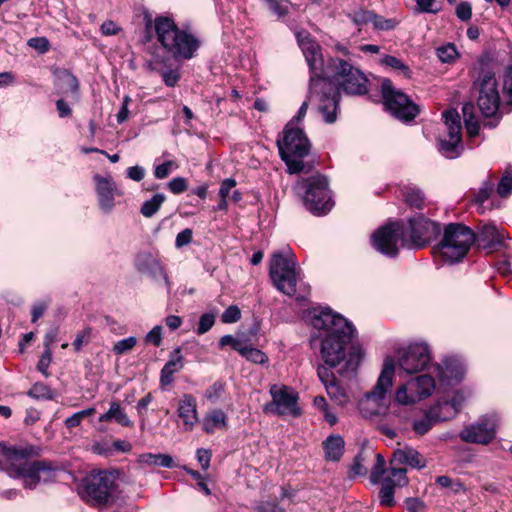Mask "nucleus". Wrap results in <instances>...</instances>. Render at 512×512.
Segmentation results:
<instances>
[{"label":"nucleus","instance_id":"nucleus-1","mask_svg":"<svg viewBox=\"0 0 512 512\" xmlns=\"http://www.w3.org/2000/svg\"><path fill=\"white\" fill-rule=\"evenodd\" d=\"M311 325L318 331L312 337L311 345H320V354L330 368L346 361V370L355 371L362 356L361 347L354 343L355 330L340 314L330 308H314L308 314Z\"/></svg>","mask_w":512,"mask_h":512},{"label":"nucleus","instance_id":"nucleus-2","mask_svg":"<svg viewBox=\"0 0 512 512\" xmlns=\"http://www.w3.org/2000/svg\"><path fill=\"white\" fill-rule=\"evenodd\" d=\"M154 28L158 42L174 58L191 59L201 45L197 35L189 29L179 28L171 17H156Z\"/></svg>","mask_w":512,"mask_h":512},{"label":"nucleus","instance_id":"nucleus-3","mask_svg":"<svg viewBox=\"0 0 512 512\" xmlns=\"http://www.w3.org/2000/svg\"><path fill=\"white\" fill-rule=\"evenodd\" d=\"M4 458L8 475L21 478L27 489H34L41 480L46 482L53 476L51 465L46 461H30V452L26 448H7Z\"/></svg>","mask_w":512,"mask_h":512},{"label":"nucleus","instance_id":"nucleus-4","mask_svg":"<svg viewBox=\"0 0 512 512\" xmlns=\"http://www.w3.org/2000/svg\"><path fill=\"white\" fill-rule=\"evenodd\" d=\"M474 241L475 233L469 227L461 223H450L445 226L443 238L434 251L444 261L453 264L463 260Z\"/></svg>","mask_w":512,"mask_h":512},{"label":"nucleus","instance_id":"nucleus-5","mask_svg":"<svg viewBox=\"0 0 512 512\" xmlns=\"http://www.w3.org/2000/svg\"><path fill=\"white\" fill-rule=\"evenodd\" d=\"M318 102V110L323 115L326 123H334L337 119L338 98L335 89L326 78H316V75L310 76V87L307 99L299 108L295 117L297 121L302 120L308 108V104Z\"/></svg>","mask_w":512,"mask_h":512},{"label":"nucleus","instance_id":"nucleus-6","mask_svg":"<svg viewBox=\"0 0 512 512\" xmlns=\"http://www.w3.org/2000/svg\"><path fill=\"white\" fill-rule=\"evenodd\" d=\"M394 372V359L386 357L374 389L366 393L359 402V410L364 418L374 419L386 412L385 396L392 387Z\"/></svg>","mask_w":512,"mask_h":512},{"label":"nucleus","instance_id":"nucleus-7","mask_svg":"<svg viewBox=\"0 0 512 512\" xmlns=\"http://www.w3.org/2000/svg\"><path fill=\"white\" fill-rule=\"evenodd\" d=\"M291 125L292 122L286 126L283 138L277 140V146L289 173H299L304 169L303 158L309 153L310 143L302 129L292 128Z\"/></svg>","mask_w":512,"mask_h":512},{"label":"nucleus","instance_id":"nucleus-8","mask_svg":"<svg viewBox=\"0 0 512 512\" xmlns=\"http://www.w3.org/2000/svg\"><path fill=\"white\" fill-rule=\"evenodd\" d=\"M297 189L303 195L305 207L314 214H323L333 206L328 179L321 174L302 178Z\"/></svg>","mask_w":512,"mask_h":512},{"label":"nucleus","instance_id":"nucleus-9","mask_svg":"<svg viewBox=\"0 0 512 512\" xmlns=\"http://www.w3.org/2000/svg\"><path fill=\"white\" fill-rule=\"evenodd\" d=\"M330 66L333 69L332 81H330L336 89H341L348 95H363L368 91V79L366 75L358 68L352 66L346 60L340 58H333L330 62ZM337 98L339 99V93Z\"/></svg>","mask_w":512,"mask_h":512},{"label":"nucleus","instance_id":"nucleus-10","mask_svg":"<svg viewBox=\"0 0 512 512\" xmlns=\"http://www.w3.org/2000/svg\"><path fill=\"white\" fill-rule=\"evenodd\" d=\"M269 275L277 290L288 296L296 293L300 269L296 267L293 254L274 253L270 262Z\"/></svg>","mask_w":512,"mask_h":512},{"label":"nucleus","instance_id":"nucleus-11","mask_svg":"<svg viewBox=\"0 0 512 512\" xmlns=\"http://www.w3.org/2000/svg\"><path fill=\"white\" fill-rule=\"evenodd\" d=\"M406 236L407 229L405 225L398 222L389 223L379 228L372 235V245L380 253L395 257L400 247L410 246Z\"/></svg>","mask_w":512,"mask_h":512},{"label":"nucleus","instance_id":"nucleus-12","mask_svg":"<svg viewBox=\"0 0 512 512\" xmlns=\"http://www.w3.org/2000/svg\"><path fill=\"white\" fill-rule=\"evenodd\" d=\"M383 104L396 118L402 121H411L419 110L409 97L401 90L396 89L389 79H384L381 84Z\"/></svg>","mask_w":512,"mask_h":512},{"label":"nucleus","instance_id":"nucleus-13","mask_svg":"<svg viewBox=\"0 0 512 512\" xmlns=\"http://www.w3.org/2000/svg\"><path fill=\"white\" fill-rule=\"evenodd\" d=\"M114 480V476L106 471L90 474L83 481L81 495L93 505H105L111 497Z\"/></svg>","mask_w":512,"mask_h":512},{"label":"nucleus","instance_id":"nucleus-14","mask_svg":"<svg viewBox=\"0 0 512 512\" xmlns=\"http://www.w3.org/2000/svg\"><path fill=\"white\" fill-rule=\"evenodd\" d=\"M271 402L264 406V412L277 416L298 417L301 409L298 406V394L290 387L274 384L270 387Z\"/></svg>","mask_w":512,"mask_h":512},{"label":"nucleus","instance_id":"nucleus-15","mask_svg":"<svg viewBox=\"0 0 512 512\" xmlns=\"http://www.w3.org/2000/svg\"><path fill=\"white\" fill-rule=\"evenodd\" d=\"M475 84L479 90L477 105L482 115L487 118L497 116L500 106V95L494 73L482 71Z\"/></svg>","mask_w":512,"mask_h":512},{"label":"nucleus","instance_id":"nucleus-16","mask_svg":"<svg viewBox=\"0 0 512 512\" xmlns=\"http://www.w3.org/2000/svg\"><path fill=\"white\" fill-rule=\"evenodd\" d=\"M430 361V350L425 343H411L398 351L399 368L407 374L421 372Z\"/></svg>","mask_w":512,"mask_h":512},{"label":"nucleus","instance_id":"nucleus-17","mask_svg":"<svg viewBox=\"0 0 512 512\" xmlns=\"http://www.w3.org/2000/svg\"><path fill=\"white\" fill-rule=\"evenodd\" d=\"M435 389L436 383L431 376L420 375L397 389L396 400L400 404H413L430 396Z\"/></svg>","mask_w":512,"mask_h":512},{"label":"nucleus","instance_id":"nucleus-18","mask_svg":"<svg viewBox=\"0 0 512 512\" xmlns=\"http://www.w3.org/2000/svg\"><path fill=\"white\" fill-rule=\"evenodd\" d=\"M443 118L448 130V138L440 140V151L446 158L453 159L458 157L462 150L461 119L455 109L445 111Z\"/></svg>","mask_w":512,"mask_h":512},{"label":"nucleus","instance_id":"nucleus-19","mask_svg":"<svg viewBox=\"0 0 512 512\" xmlns=\"http://www.w3.org/2000/svg\"><path fill=\"white\" fill-rule=\"evenodd\" d=\"M497 417L486 415L466 426L459 434L462 441L487 445L496 437Z\"/></svg>","mask_w":512,"mask_h":512},{"label":"nucleus","instance_id":"nucleus-20","mask_svg":"<svg viewBox=\"0 0 512 512\" xmlns=\"http://www.w3.org/2000/svg\"><path fill=\"white\" fill-rule=\"evenodd\" d=\"M407 234H409L410 246L420 248L425 246L428 242L436 239L440 233V225L434 221L425 218L423 215H419L415 218L409 219Z\"/></svg>","mask_w":512,"mask_h":512},{"label":"nucleus","instance_id":"nucleus-21","mask_svg":"<svg viewBox=\"0 0 512 512\" xmlns=\"http://www.w3.org/2000/svg\"><path fill=\"white\" fill-rule=\"evenodd\" d=\"M438 389L447 391L459 384L465 375L463 363L455 357L447 358L437 365Z\"/></svg>","mask_w":512,"mask_h":512},{"label":"nucleus","instance_id":"nucleus-22","mask_svg":"<svg viewBox=\"0 0 512 512\" xmlns=\"http://www.w3.org/2000/svg\"><path fill=\"white\" fill-rule=\"evenodd\" d=\"M296 38L305 55L307 64L310 67L311 75H316V78H322L319 74V72L322 71L323 66L320 46L307 31H298L296 33Z\"/></svg>","mask_w":512,"mask_h":512},{"label":"nucleus","instance_id":"nucleus-23","mask_svg":"<svg viewBox=\"0 0 512 512\" xmlns=\"http://www.w3.org/2000/svg\"><path fill=\"white\" fill-rule=\"evenodd\" d=\"M407 470L403 467H390V473L382 479L379 491L380 504L391 507L394 505V488L402 487L408 483Z\"/></svg>","mask_w":512,"mask_h":512},{"label":"nucleus","instance_id":"nucleus-24","mask_svg":"<svg viewBox=\"0 0 512 512\" xmlns=\"http://www.w3.org/2000/svg\"><path fill=\"white\" fill-rule=\"evenodd\" d=\"M93 179L96 184L99 207L103 212L110 213L115 206V196H121L122 193L118 190L115 181L110 175L104 177L96 174Z\"/></svg>","mask_w":512,"mask_h":512},{"label":"nucleus","instance_id":"nucleus-25","mask_svg":"<svg viewBox=\"0 0 512 512\" xmlns=\"http://www.w3.org/2000/svg\"><path fill=\"white\" fill-rule=\"evenodd\" d=\"M317 375L324 385L329 398L339 406L346 405L350 398L345 389L339 384L334 373L324 365H318Z\"/></svg>","mask_w":512,"mask_h":512},{"label":"nucleus","instance_id":"nucleus-26","mask_svg":"<svg viewBox=\"0 0 512 512\" xmlns=\"http://www.w3.org/2000/svg\"><path fill=\"white\" fill-rule=\"evenodd\" d=\"M504 233L494 224H484L475 233L474 243L478 248L485 250H498L502 247Z\"/></svg>","mask_w":512,"mask_h":512},{"label":"nucleus","instance_id":"nucleus-27","mask_svg":"<svg viewBox=\"0 0 512 512\" xmlns=\"http://www.w3.org/2000/svg\"><path fill=\"white\" fill-rule=\"evenodd\" d=\"M136 269L144 274L153 277L155 280L163 279L165 284L169 286L168 275L161 265L160 261L149 252H142L136 256Z\"/></svg>","mask_w":512,"mask_h":512},{"label":"nucleus","instance_id":"nucleus-28","mask_svg":"<svg viewBox=\"0 0 512 512\" xmlns=\"http://www.w3.org/2000/svg\"><path fill=\"white\" fill-rule=\"evenodd\" d=\"M177 411L185 430H192L194 425L198 422L196 399L190 394H184L179 400Z\"/></svg>","mask_w":512,"mask_h":512},{"label":"nucleus","instance_id":"nucleus-29","mask_svg":"<svg viewBox=\"0 0 512 512\" xmlns=\"http://www.w3.org/2000/svg\"><path fill=\"white\" fill-rule=\"evenodd\" d=\"M447 407L448 404H438L432 407L422 418L413 422V430L423 435L427 433L435 423L447 421V417L443 416V409Z\"/></svg>","mask_w":512,"mask_h":512},{"label":"nucleus","instance_id":"nucleus-30","mask_svg":"<svg viewBox=\"0 0 512 512\" xmlns=\"http://www.w3.org/2000/svg\"><path fill=\"white\" fill-rule=\"evenodd\" d=\"M390 464L391 467H398V465L405 464L412 468L420 469L426 466V461L418 451L410 447H405L394 451Z\"/></svg>","mask_w":512,"mask_h":512},{"label":"nucleus","instance_id":"nucleus-31","mask_svg":"<svg viewBox=\"0 0 512 512\" xmlns=\"http://www.w3.org/2000/svg\"><path fill=\"white\" fill-rule=\"evenodd\" d=\"M184 367V358L181 355V348L176 347L169 355V359L161 370L160 384L162 387L170 385L173 375Z\"/></svg>","mask_w":512,"mask_h":512},{"label":"nucleus","instance_id":"nucleus-32","mask_svg":"<svg viewBox=\"0 0 512 512\" xmlns=\"http://www.w3.org/2000/svg\"><path fill=\"white\" fill-rule=\"evenodd\" d=\"M344 439L340 435H330L323 442L325 458L328 461H339L344 452Z\"/></svg>","mask_w":512,"mask_h":512},{"label":"nucleus","instance_id":"nucleus-33","mask_svg":"<svg viewBox=\"0 0 512 512\" xmlns=\"http://www.w3.org/2000/svg\"><path fill=\"white\" fill-rule=\"evenodd\" d=\"M111 420H115L118 424L125 427L133 426V422L121 408L119 402L116 401L110 404V408L106 413L99 416V422H108Z\"/></svg>","mask_w":512,"mask_h":512},{"label":"nucleus","instance_id":"nucleus-34","mask_svg":"<svg viewBox=\"0 0 512 512\" xmlns=\"http://www.w3.org/2000/svg\"><path fill=\"white\" fill-rule=\"evenodd\" d=\"M226 427L227 417L220 409L214 410L203 420V430L208 434H212L218 429H225Z\"/></svg>","mask_w":512,"mask_h":512},{"label":"nucleus","instance_id":"nucleus-35","mask_svg":"<svg viewBox=\"0 0 512 512\" xmlns=\"http://www.w3.org/2000/svg\"><path fill=\"white\" fill-rule=\"evenodd\" d=\"M462 113L468 135L470 137L476 136L479 132L480 126L475 115V107L473 103H465L462 107Z\"/></svg>","mask_w":512,"mask_h":512},{"label":"nucleus","instance_id":"nucleus-36","mask_svg":"<svg viewBox=\"0 0 512 512\" xmlns=\"http://www.w3.org/2000/svg\"><path fill=\"white\" fill-rule=\"evenodd\" d=\"M464 400L463 393L457 391L450 401L440 402L439 404H448V407L443 409V416L447 417V420L454 418L460 411Z\"/></svg>","mask_w":512,"mask_h":512},{"label":"nucleus","instance_id":"nucleus-37","mask_svg":"<svg viewBox=\"0 0 512 512\" xmlns=\"http://www.w3.org/2000/svg\"><path fill=\"white\" fill-rule=\"evenodd\" d=\"M165 200L166 197L164 194H155L151 199L146 200L143 203L140 209L141 214L147 218L152 217L160 209Z\"/></svg>","mask_w":512,"mask_h":512},{"label":"nucleus","instance_id":"nucleus-38","mask_svg":"<svg viewBox=\"0 0 512 512\" xmlns=\"http://www.w3.org/2000/svg\"><path fill=\"white\" fill-rule=\"evenodd\" d=\"M239 353L248 361L256 364H264L268 360L264 352L245 343L242 345Z\"/></svg>","mask_w":512,"mask_h":512},{"label":"nucleus","instance_id":"nucleus-39","mask_svg":"<svg viewBox=\"0 0 512 512\" xmlns=\"http://www.w3.org/2000/svg\"><path fill=\"white\" fill-rule=\"evenodd\" d=\"M141 462L148 465H156L160 467L170 468L173 466V459L169 455L165 454H143L141 456Z\"/></svg>","mask_w":512,"mask_h":512},{"label":"nucleus","instance_id":"nucleus-40","mask_svg":"<svg viewBox=\"0 0 512 512\" xmlns=\"http://www.w3.org/2000/svg\"><path fill=\"white\" fill-rule=\"evenodd\" d=\"M27 395L37 400H52L55 397L53 390L44 383H35L27 392Z\"/></svg>","mask_w":512,"mask_h":512},{"label":"nucleus","instance_id":"nucleus-41","mask_svg":"<svg viewBox=\"0 0 512 512\" xmlns=\"http://www.w3.org/2000/svg\"><path fill=\"white\" fill-rule=\"evenodd\" d=\"M59 79L66 86L67 90H69L72 93L73 100L77 101L79 98V82L77 78L69 71L63 70L59 74Z\"/></svg>","mask_w":512,"mask_h":512},{"label":"nucleus","instance_id":"nucleus-42","mask_svg":"<svg viewBox=\"0 0 512 512\" xmlns=\"http://www.w3.org/2000/svg\"><path fill=\"white\" fill-rule=\"evenodd\" d=\"M372 24L376 30L389 31L395 29L399 21L395 18H384L374 13L372 16Z\"/></svg>","mask_w":512,"mask_h":512},{"label":"nucleus","instance_id":"nucleus-43","mask_svg":"<svg viewBox=\"0 0 512 512\" xmlns=\"http://www.w3.org/2000/svg\"><path fill=\"white\" fill-rule=\"evenodd\" d=\"M137 344V338L130 336L128 338L117 341L112 348V351L116 355H123L131 351Z\"/></svg>","mask_w":512,"mask_h":512},{"label":"nucleus","instance_id":"nucleus-44","mask_svg":"<svg viewBox=\"0 0 512 512\" xmlns=\"http://www.w3.org/2000/svg\"><path fill=\"white\" fill-rule=\"evenodd\" d=\"M375 464L372 468L370 480L373 484H377L381 481L383 474L385 473V459L381 454L375 455Z\"/></svg>","mask_w":512,"mask_h":512},{"label":"nucleus","instance_id":"nucleus-45","mask_svg":"<svg viewBox=\"0 0 512 512\" xmlns=\"http://www.w3.org/2000/svg\"><path fill=\"white\" fill-rule=\"evenodd\" d=\"M497 192L501 197H507L512 192V171L507 170L502 176L498 187Z\"/></svg>","mask_w":512,"mask_h":512},{"label":"nucleus","instance_id":"nucleus-46","mask_svg":"<svg viewBox=\"0 0 512 512\" xmlns=\"http://www.w3.org/2000/svg\"><path fill=\"white\" fill-rule=\"evenodd\" d=\"M406 202L413 208L421 209L424 205V196L417 189H409L405 193Z\"/></svg>","mask_w":512,"mask_h":512},{"label":"nucleus","instance_id":"nucleus-47","mask_svg":"<svg viewBox=\"0 0 512 512\" xmlns=\"http://www.w3.org/2000/svg\"><path fill=\"white\" fill-rule=\"evenodd\" d=\"M381 64H383L387 67H390L394 70L401 71L405 75H407L409 73L408 66L404 62H402L400 59H398L394 56H391V55H385L381 59Z\"/></svg>","mask_w":512,"mask_h":512},{"label":"nucleus","instance_id":"nucleus-48","mask_svg":"<svg viewBox=\"0 0 512 512\" xmlns=\"http://www.w3.org/2000/svg\"><path fill=\"white\" fill-rule=\"evenodd\" d=\"M457 55L456 47L453 44H448L437 49V56L443 63L452 62Z\"/></svg>","mask_w":512,"mask_h":512},{"label":"nucleus","instance_id":"nucleus-49","mask_svg":"<svg viewBox=\"0 0 512 512\" xmlns=\"http://www.w3.org/2000/svg\"><path fill=\"white\" fill-rule=\"evenodd\" d=\"M225 391V385L222 382H215L205 392V397L211 402H218Z\"/></svg>","mask_w":512,"mask_h":512},{"label":"nucleus","instance_id":"nucleus-50","mask_svg":"<svg viewBox=\"0 0 512 512\" xmlns=\"http://www.w3.org/2000/svg\"><path fill=\"white\" fill-rule=\"evenodd\" d=\"M254 510L256 512H286L285 508L273 500H263L256 503Z\"/></svg>","mask_w":512,"mask_h":512},{"label":"nucleus","instance_id":"nucleus-51","mask_svg":"<svg viewBox=\"0 0 512 512\" xmlns=\"http://www.w3.org/2000/svg\"><path fill=\"white\" fill-rule=\"evenodd\" d=\"M214 323H215V316L213 314H211V313L203 314L199 319L196 333L198 335L205 334L213 327Z\"/></svg>","mask_w":512,"mask_h":512},{"label":"nucleus","instance_id":"nucleus-52","mask_svg":"<svg viewBox=\"0 0 512 512\" xmlns=\"http://www.w3.org/2000/svg\"><path fill=\"white\" fill-rule=\"evenodd\" d=\"M241 318V311L238 306L231 305L229 306L221 316V320L223 323H235Z\"/></svg>","mask_w":512,"mask_h":512},{"label":"nucleus","instance_id":"nucleus-53","mask_svg":"<svg viewBox=\"0 0 512 512\" xmlns=\"http://www.w3.org/2000/svg\"><path fill=\"white\" fill-rule=\"evenodd\" d=\"M178 168V165L174 161H166L161 165L155 167L154 175L157 179L166 178L169 173Z\"/></svg>","mask_w":512,"mask_h":512},{"label":"nucleus","instance_id":"nucleus-54","mask_svg":"<svg viewBox=\"0 0 512 512\" xmlns=\"http://www.w3.org/2000/svg\"><path fill=\"white\" fill-rule=\"evenodd\" d=\"M168 188L173 194H181L188 188V182L184 177H175L168 182Z\"/></svg>","mask_w":512,"mask_h":512},{"label":"nucleus","instance_id":"nucleus-55","mask_svg":"<svg viewBox=\"0 0 512 512\" xmlns=\"http://www.w3.org/2000/svg\"><path fill=\"white\" fill-rule=\"evenodd\" d=\"M145 342L159 347L162 343V327L154 326L145 336Z\"/></svg>","mask_w":512,"mask_h":512},{"label":"nucleus","instance_id":"nucleus-56","mask_svg":"<svg viewBox=\"0 0 512 512\" xmlns=\"http://www.w3.org/2000/svg\"><path fill=\"white\" fill-rule=\"evenodd\" d=\"M373 14L374 12L372 11L358 10L351 15V19L356 25L360 26L367 23H372Z\"/></svg>","mask_w":512,"mask_h":512},{"label":"nucleus","instance_id":"nucleus-57","mask_svg":"<svg viewBox=\"0 0 512 512\" xmlns=\"http://www.w3.org/2000/svg\"><path fill=\"white\" fill-rule=\"evenodd\" d=\"M28 45L38 51L39 53H46L50 44L47 38L45 37H34L28 40Z\"/></svg>","mask_w":512,"mask_h":512},{"label":"nucleus","instance_id":"nucleus-58","mask_svg":"<svg viewBox=\"0 0 512 512\" xmlns=\"http://www.w3.org/2000/svg\"><path fill=\"white\" fill-rule=\"evenodd\" d=\"M52 361V349H44V352L37 364L38 370L44 375L48 376V367Z\"/></svg>","mask_w":512,"mask_h":512},{"label":"nucleus","instance_id":"nucleus-59","mask_svg":"<svg viewBox=\"0 0 512 512\" xmlns=\"http://www.w3.org/2000/svg\"><path fill=\"white\" fill-rule=\"evenodd\" d=\"M456 15L462 21H468L472 16V7L468 2H460L456 7Z\"/></svg>","mask_w":512,"mask_h":512},{"label":"nucleus","instance_id":"nucleus-60","mask_svg":"<svg viewBox=\"0 0 512 512\" xmlns=\"http://www.w3.org/2000/svg\"><path fill=\"white\" fill-rule=\"evenodd\" d=\"M192 236H193V232L190 228H186V229L182 230L176 236L175 246L177 248H182V247L190 244L192 241Z\"/></svg>","mask_w":512,"mask_h":512},{"label":"nucleus","instance_id":"nucleus-61","mask_svg":"<svg viewBox=\"0 0 512 512\" xmlns=\"http://www.w3.org/2000/svg\"><path fill=\"white\" fill-rule=\"evenodd\" d=\"M363 457L361 454L355 457L354 463L350 470V477L363 476L367 473V468L362 464Z\"/></svg>","mask_w":512,"mask_h":512},{"label":"nucleus","instance_id":"nucleus-62","mask_svg":"<svg viewBox=\"0 0 512 512\" xmlns=\"http://www.w3.org/2000/svg\"><path fill=\"white\" fill-rule=\"evenodd\" d=\"M435 3V0H416L418 11L424 13H437L440 8L435 7Z\"/></svg>","mask_w":512,"mask_h":512},{"label":"nucleus","instance_id":"nucleus-63","mask_svg":"<svg viewBox=\"0 0 512 512\" xmlns=\"http://www.w3.org/2000/svg\"><path fill=\"white\" fill-rule=\"evenodd\" d=\"M492 191L493 184L489 182L484 183L483 186L480 188L479 192L475 196V202L478 204L484 203L489 198Z\"/></svg>","mask_w":512,"mask_h":512},{"label":"nucleus","instance_id":"nucleus-64","mask_svg":"<svg viewBox=\"0 0 512 512\" xmlns=\"http://www.w3.org/2000/svg\"><path fill=\"white\" fill-rule=\"evenodd\" d=\"M164 83L169 87H174L180 79L178 70H165L162 72Z\"/></svg>","mask_w":512,"mask_h":512}]
</instances>
